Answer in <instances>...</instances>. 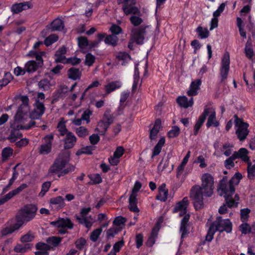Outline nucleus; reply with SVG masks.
<instances>
[{
    "label": "nucleus",
    "mask_w": 255,
    "mask_h": 255,
    "mask_svg": "<svg viewBox=\"0 0 255 255\" xmlns=\"http://www.w3.org/2000/svg\"><path fill=\"white\" fill-rule=\"evenodd\" d=\"M201 186H194L190 193V198L194 201L196 210L201 209L203 206V196L210 197L213 194L214 180L209 173L203 174L201 178Z\"/></svg>",
    "instance_id": "f257e3e1"
},
{
    "label": "nucleus",
    "mask_w": 255,
    "mask_h": 255,
    "mask_svg": "<svg viewBox=\"0 0 255 255\" xmlns=\"http://www.w3.org/2000/svg\"><path fill=\"white\" fill-rule=\"evenodd\" d=\"M242 178V175L241 173L237 172L229 181L226 177L223 178L221 181L218 192L221 196H224L226 202L229 207H236L238 204V201L239 197L238 195H235V200L232 196L235 192V186L238 185L240 180Z\"/></svg>",
    "instance_id": "f03ea898"
},
{
    "label": "nucleus",
    "mask_w": 255,
    "mask_h": 255,
    "mask_svg": "<svg viewBox=\"0 0 255 255\" xmlns=\"http://www.w3.org/2000/svg\"><path fill=\"white\" fill-rule=\"evenodd\" d=\"M20 100L22 103L14 117L15 122L24 123L27 119H38L43 114L45 111L43 104L37 101L34 104V109L30 114L29 117L27 115L29 111L28 98L26 96H22Z\"/></svg>",
    "instance_id": "7ed1b4c3"
},
{
    "label": "nucleus",
    "mask_w": 255,
    "mask_h": 255,
    "mask_svg": "<svg viewBox=\"0 0 255 255\" xmlns=\"http://www.w3.org/2000/svg\"><path fill=\"white\" fill-rule=\"evenodd\" d=\"M69 157L70 154L68 152L60 155L50 167L49 172L57 174L60 177L74 171L75 167L68 163Z\"/></svg>",
    "instance_id": "20e7f679"
},
{
    "label": "nucleus",
    "mask_w": 255,
    "mask_h": 255,
    "mask_svg": "<svg viewBox=\"0 0 255 255\" xmlns=\"http://www.w3.org/2000/svg\"><path fill=\"white\" fill-rule=\"evenodd\" d=\"M232 230V225L228 219H222V217L218 216L216 220L210 227L206 237V240L211 242L214 237L215 232L226 231L230 233Z\"/></svg>",
    "instance_id": "39448f33"
},
{
    "label": "nucleus",
    "mask_w": 255,
    "mask_h": 255,
    "mask_svg": "<svg viewBox=\"0 0 255 255\" xmlns=\"http://www.w3.org/2000/svg\"><path fill=\"white\" fill-rule=\"evenodd\" d=\"M131 33V40L137 44H141L152 35L153 30L149 25L141 26L133 29Z\"/></svg>",
    "instance_id": "423d86ee"
},
{
    "label": "nucleus",
    "mask_w": 255,
    "mask_h": 255,
    "mask_svg": "<svg viewBox=\"0 0 255 255\" xmlns=\"http://www.w3.org/2000/svg\"><path fill=\"white\" fill-rule=\"evenodd\" d=\"M134 0H127L123 6V9L126 15L132 14L130 17V21L134 26H138L141 24L143 19L138 15L140 13L139 9L133 6Z\"/></svg>",
    "instance_id": "0eeeda50"
},
{
    "label": "nucleus",
    "mask_w": 255,
    "mask_h": 255,
    "mask_svg": "<svg viewBox=\"0 0 255 255\" xmlns=\"http://www.w3.org/2000/svg\"><path fill=\"white\" fill-rule=\"evenodd\" d=\"M37 207L33 204H27L19 211V216L17 217V221H22L23 224L32 220L35 216Z\"/></svg>",
    "instance_id": "6e6552de"
},
{
    "label": "nucleus",
    "mask_w": 255,
    "mask_h": 255,
    "mask_svg": "<svg viewBox=\"0 0 255 255\" xmlns=\"http://www.w3.org/2000/svg\"><path fill=\"white\" fill-rule=\"evenodd\" d=\"M236 134L240 140H244L249 133V125L235 116Z\"/></svg>",
    "instance_id": "1a4fd4ad"
},
{
    "label": "nucleus",
    "mask_w": 255,
    "mask_h": 255,
    "mask_svg": "<svg viewBox=\"0 0 255 255\" xmlns=\"http://www.w3.org/2000/svg\"><path fill=\"white\" fill-rule=\"evenodd\" d=\"M230 59L228 52H225L222 58L220 75L222 82H224L227 78L230 70Z\"/></svg>",
    "instance_id": "9d476101"
},
{
    "label": "nucleus",
    "mask_w": 255,
    "mask_h": 255,
    "mask_svg": "<svg viewBox=\"0 0 255 255\" xmlns=\"http://www.w3.org/2000/svg\"><path fill=\"white\" fill-rule=\"evenodd\" d=\"M202 115H205V120L206 117H208L206 123L207 127H217L219 126V123L216 119V112L214 108L212 107L205 108Z\"/></svg>",
    "instance_id": "9b49d317"
},
{
    "label": "nucleus",
    "mask_w": 255,
    "mask_h": 255,
    "mask_svg": "<svg viewBox=\"0 0 255 255\" xmlns=\"http://www.w3.org/2000/svg\"><path fill=\"white\" fill-rule=\"evenodd\" d=\"M35 122L30 120L28 125L19 124L16 126L17 130H13L11 131L8 139L11 142L15 141L18 138L21 137V135L18 131L19 129H28L34 125Z\"/></svg>",
    "instance_id": "f8f14e48"
},
{
    "label": "nucleus",
    "mask_w": 255,
    "mask_h": 255,
    "mask_svg": "<svg viewBox=\"0 0 255 255\" xmlns=\"http://www.w3.org/2000/svg\"><path fill=\"white\" fill-rule=\"evenodd\" d=\"M90 210V208H83L81 211V217L77 216L76 217L79 223L84 225L88 229H90L94 222V220L91 217V216L89 217H87L86 216Z\"/></svg>",
    "instance_id": "ddd939ff"
},
{
    "label": "nucleus",
    "mask_w": 255,
    "mask_h": 255,
    "mask_svg": "<svg viewBox=\"0 0 255 255\" xmlns=\"http://www.w3.org/2000/svg\"><path fill=\"white\" fill-rule=\"evenodd\" d=\"M53 139L52 134H48L43 138V143L39 148V152L41 154H47L51 150L52 142Z\"/></svg>",
    "instance_id": "4468645a"
},
{
    "label": "nucleus",
    "mask_w": 255,
    "mask_h": 255,
    "mask_svg": "<svg viewBox=\"0 0 255 255\" xmlns=\"http://www.w3.org/2000/svg\"><path fill=\"white\" fill-rule=\"evenodd\" d=\"M65 205L64 199L60 196L52 198L49 201L50 207L53 210H58Z\"/></svg>",
    "instance_id": "2eb2a0df"
},
{
    "label": "nucleus",
    "mask_w": 255,
    "mask_h": 255,
    "mask_svg": "<svg viewBox=\"0 0 255 255\" xmlns=\"http://www.w3.org/2000/svg\"><path fill=\"white\" fill-rule=\"evenodd\" d=\"M189 202L187 197L184 198L182 201L179 202L175 206L173 212H179V216H182L187 212V208Z\"/></svg>",
    "instance_id": "dca6fc26"
},
{
    "label": "nucleus",
    "mask_w": 255,
    "mask_h": 255,
    "mask_svg": "<svg viewBox=\"0 0 255 255\" xmlns=\"http://www.w3.org/2000/svg\"><path fill=\"white\" fill-rule=\"evenodd\" d=\"M124 151L125 150L122 146H118L114 152L113 155L109 159L110 164L114 166L117 165L120 161V158L124 154Z\"/></svg>",
    "instance_id": "f3484780"
},
{
    "label": "nucleus",
    "mask_w": 255,
    "mask_h": 255,
    "mask_svg": "<svg viewBox=\"0 0 255 255\" xmlns=\"http://www.w3.org/2000/svg\"><path fill=\"white\" fill-rule=\"evenodd\" d=\"M184 217L181 220V226L180 228V233H181V238L183 239L186 238L188 234V232L187 230V223L189 221L190 215L188 214H185Z\"/></svg>",
    "instance_id": "a211bd4d"
},
{
    "label": "nucleus",
    "mask_w": 255,
    "mask_h": 255,
    "mask_svg": "<svg viewBox=\"0 0 255 255\" xmlns=\"http://www.w3.org/2000/svg\"><path fill=\"white\" fill-rule=\"evenodd\" d=\"M201 84V81L200 79H196L192 81L190 84L189 89L187 91V94L189 96H193L198 94Z\"/></svg>",
    "instance_id": "6ab92c4d"
},
{
    "label": "nucleus",
    "mask_w": 255,
    "mask_h": 255,
    "mask_svg": "<svg viewBox=\"0 0 255 255\" xmlns=\"http://www.w3.org/2000/svg\"><path fill=\"white\" fill-rule=\"evenodd\" d=\"M76 140L77 138L72 132H67L64 139V148L69 149L73 147Z\"/></svg>",
    "instance_id": "aec40b11"
},
{
    "label": "nucleus",
    "mask_w": 255,
    "mask_h": 255,
    "mask_svg": "<svg viewBox=\"0 0 255 255\" xmlns=\"http://www.w3.org/2000/svg\"><path fill=\"white\" fill-rule=\"evenodd\" d=\"M31 6L29 2H24L13 4L11 8V11L14 13H17L23 10L27 9Z\"/></svg>",
    "instance_id": "412c9836"
},
{
    "label": "nucleus",
    "mask_w": 255,
    "mask_h": 255,
    "mask_svg": "<svg viewBox=\"0 0 255 255\" xmlns=\"http://www.w3.org/2000/svg\"><path fill=\"white\" fill-rule=\"evenodd\" d=\"M235 158H241L243 161L248 162L250 161L249 151L245 148H241L238 151L233 153Z\"/></svg>",
    "instance_id": "4be33fe9"
},
{
    "label": "nucleus",
    "mask_w": 255,
    "mask_h": 255,
    "mask_svg": "<svg viewBox=\"0 0 255 255\" xmlns=\"http://www.w3.org/2000/svg\"><path fill=\"white\" fill-rule=\"evenodd\" d=\"M38 250L35 252V255H48V251L51 249V247L47 244L38 243L36 246Z\"/></svg>",
    "instance_id": "5701e85b"
},
{
    "label": "nucleus",
    "mask_w": 255,
    "mask_h": 255,
    "mask_svg": "<svg viewBox=\"0 0 255 255\" xmlns=\"http://www.w3.org/2000/svg\"><path fill=\"white\" fill-rule=\"evenodd\" d=\"M23 224V222L22 221H18L14 225H13V226L3 229L1 231L0 234L2 236L10 234L13 232L15 230L18 229L20 227L22 226Z\"/></svg>",
    "instance_id": "b1692460"
},
{
    "label": "nucleus",
    "mask_w": 255,
    "mask_h": 255,
    "mask_svg": "<svg viewBox=\"0 0 255 255\" xmlns=\"http://www.w3.org/2000/svg\"><path fill=\"white\" fill-rule=\"evenodd\" d=\"M122 86L121 81H115L110 82L105 86V90L107 94H109L117 89L120 88Z\"/></svg>",
    "instance_id": "393cba45"
},
{
    "label": "nucleus",
    "mask_w": 255,
    "mask_h": 255,
    "mask_svg": "<svg viewBox=\"0 0 255 255\" xmlns=\"http://www.w3.org/2000/svg\"><path fill=\"white\" fill-rule=\"evenodd\" d=\"M168 195V190L166 188L165 184H161L158 188V194L156 196V199L165 202Z\"/></svg>",
    "instance_id": "a878e982"
},
{
    "label": "nucleus",
    "mask_w": 255,
    "mask_h": 255,
    "mask_svg": "<svg viewBox=\"0 0 255 255\" xmlns=\"http://www.w3.org/2000/svg\"><path fill=\"white\" fill-rule=\"evenodd\" d=\"M52 224L58 228L72 229L73 227L72 223L68 219H59L56 222H52Z\"/></svg>",
    "instance_id": "bb28decb"
},
{
    "label": "nucleus",
    "mask_w": 255,
    "mask_h": 255,
    "mask_svg": "<svg viewBox=\"0 0 255 255\" xmlns=\"http://www.w3.org/2000/svg\"><path fill=\"white\" fill-rule=\"evenodd\" d=\"M178 104L182 107L187 108L191 107L193 104V99L192 98L188 100L186 96H180L177 99Z\"/></svg>",
    "instance_id": "cd10ccee"
},
{
    "label": "nucleus",
    "mask_w": 255,
    "mask_h": 255,
    "mask_svg": "<svg viewBox=\"0 0 255 255\" xmlns=\"http://www.w3.org/2000/svg\"><path fill=\"white\" fill-rule=\"evenodd\" d=\"M66 52V48L64 47L60 48L56 52L55 60L57 62L64 63L66 62L67 58L65 56Z\"/></svg>",
    "instance_id": "c85d7f7f"
},
{
    "label": "nucleus",
    "mask_w": 255,
    "mask_h": 255,
    "mask_svg": "<svg viewBox=\"0 0 255 255\" xmlns=\"http://www.w3.org/2000/svg\"><path fill=\"white\" fill-rule=\"evenodd\" d=\"M161 121L159 119L156 120L155 122L153 128L150 131V138L151 140L155 139L159 131V129L161 128Z\"/></svg>",
    "instance_id": "c756f323"
},
{
    "label": "nucleus",
    "mask_w": 255,
    "mask_h": 255,
    "mask_svg": "<svg viewBox=\"0 0 255 255\" xmlns=\"http://www.w3.org/2000/svg\"><path fill=\"white\" fill-rule=\"evenodd\" d=\"M64 28V23L60 18L54 19L50 24L49 28L51 31L61 30Z\"/></svg>",
    "instance_id": "7c9ffc66"
},
{
    "label": "nucleus",
    "mask_w": 255,
    "mask_h": 255,
    "mask_svg": "<svg viewBox=\"0 0 255 255\" xmlns=\"http://www.w3.org/2000/svg\"><path fill=\"white\" fill-rule=\"evenodd\" d=\"M159 230V225L158 223H157L155 226L152 229L151 235L147 241L148 246H152L154 244Z\"/></svg>",
    "instance_id": "2f4dec72"
},
{
    "label": "nucleus",
    "mask_w": 255,
    "mask_h": 255,
    "mask_svg": "<svg viewBox=\"0 0 255 255\" xmlns=\"http://www.w3.org/2000/svg\"><path fill=\"white\" fill-rule=\"evenodd\" d=\"M245 53L246 57L249 59H251L254 56V52L252 47V43L250 41V38L246 44L245 47Z\"/></svg>",
    "instance_id": "473e14b6"
},
{
    "label": "nucleus",
    "mask_w": 255,
    "mask_h": 255,
    "mask_svg": "<svg viewBox=\"0 0 255 255\" xmlns=\"http://www.w3.org/2000/svg\"><path fill=\"white\" fill-rule=\"evenodd\" d=\"M39 67L38 64L34 61L31 60L25 63L24 67L26 72L28 73H32L35 71Z\"/></svg>",
    "instance_id": "72a5a7b5"
},
{
    "label": "nucleus",
    "mask_w": 255,
    "mask_h": 255,
    "mask_svg": "<svg viewBox=\"0 0 255 255\" xmlns=\"http://www.w3.org/2000/svg\"><path fill=\"white\" fill-rule=\"evenodd\" d=\"M78 45L80 49L84 52H86V50L89 49V42L87 38L84 37H80L78 38Z\"/></svg>",
    "instance_id": "f704fd0d"
},
{
    "label": "nucleus",
    "mask_w": 255,
    "mask_h": 255,
    "mask_svg": "<svg viewBox=\"0 0 255 255\" xmlns=\"http://www.w3.org/2000/svg\"><path fill=\"white\" fill-rule=\"evenodd\" d=\"M136 204V197L130 195L129 198V208L130 210L134 212H139V209Z\"/></svg>",
    "instance_id": "c9c22d12"
},
{
    "label": "nucleus",
    "mask_w": 255,
    "mask_h": 255,
    "mask_svg": "<svg viewBox=\"0 0 255 255\" xmlns=\"http://www.w3.org/2000/svg\"><path fill=\"white\" fill-rule=\"evenodd\" d=\"M109 125L106 121L103 120L98 123L96 130L100 134H104L109 128Z\"/></svg>",
    "instance_id": "e433bc0d"
},
{
    "label": "nucleus",
    "mask_w": 255,
    "mask_h": 255,
    "mask_svg": "<svg viewBox=\"0 0 255 255\" xmlns=\"http://www.w3.org/2000/svg\"><path fill=\"white\" fill-rule=\"evenodd\" d=\"M66 122L63 118H61L57 127L58 131L60 133V134L62 136L68 132L66 127Z\"/></svg>",
    "instance_id": "4c0bfd02"
},
{
    "label": "nucleus",
    "mask_w": 255,
    "mask_h": 255,
    "mask_svg": "<svg viewBox=\"0 0 255 255\" xmlns=\"http://www.w3.org/2000/svg\"><path fill=\"white\" fill-rule=\"evenodd\" d=\"M68 75L69 78L73 80H76L80 78L81 72L79 69L72 68L68 70Z\"/></svg>",
    "instance_id": "58836bf2"
},
{
    "label": "nucleus",
    "mask_w": 255,
    "mask_h": 255,
    "mask_svg": "<svg viewBox=\"0 0 255 255\" xmlns=\"http://www.w3.org/2000/svg\"><path fill=\"white\" fill-rule=\"evenodd\" d=\"M165 139L164 137H161L158 141L157 144L154 148L153 151V156L158 155L161 151V148L165 143Z\"/></svg>",
    "instance_id": "ea45409f"
},
{
    "label": "nucleus",
    "mask_w": 255,
    "mask_h": 255,
    "mask_svg": "<svg viewBox=\"0 0 255 255\" xmlns=\"http://www.w3.org/2000/svg\"><path fill=\"white\" fill-rule=\"evenodd\" d=\"M32 247L31 244H27L25 245H17L14 249L15 252L17 253H25Z\"/></svg>",
    "instance_id": "a19ab883"
},
{
    "label": "nucleus",
    "mask_w": 255,
    "mask_h": 255,
    "mask_svg": "<svg viewBox=\"0 0 255 255\" xmlns=\"http://www.w3.org/2000/svg\"><path fill=\"white\" fill-rule=\"evenodd\" d=\"M222 152L226 156H231L233 152V146L229 143H225L223 145Z\"/></svg>",
    "instance_id": "79ce46f5"
},
{
    "label": "nucleus",
    "mask_w": 255,
    "mask_h": 255,
    "mask_svg": "<svg viewBox=\"0 0 255 255\" xmlns=\"http://www.w3.org/2000/svg\"><path fill=\"white\" fill-rule=\"evenodd\" d=\"M13 150L9 147L4 148L1 152V156L3 161L6 160L8 158L12 155Z\"/></svg>",
    "instance_id": "37998d69"
},
{
    "label": "nucleus",
    "mask_w": 255,
    "mask_h": 255,
    "mask_svg": "<svg viewBox=\"0 0 255 255\" xmlns=\"http://www.w3.org/2000/svg\"><path fill=\"white\" fill-rule=\"evenodd\" d=\"M138 65V64H135V66H134V75H133L134 81H133V84L132 85L133 90H135L136 88V87L139 82V72H138V68H137Z\"/></svg>",
    "instance_id": "c03bdc74"
},
{
    "label": "nucleus",
    "mask_w": 255,
    "mask_h": 255,
    "mask_svg": "<svg viewBox=\"0 0 255 255\" xmlns=\"http://www.w3.org/2000/svg\"><path fill=\"white\" fill-rule=\"evenodd\" d=\"M61 238L56 237H52L49 238L47 240V245H49L51 247V249L53 247H55L57 246L61 242Z\"/></svg>",
    "instance_id": "a18cd8bd"
},
{
    "label": "nucleus",
    "mask_w": 255,
    "mask_h": 255,
    "mask_svg": "<svg viewBox=\"0 0 255 255\" xmlns=\"http://www.w3.org/2000/svg\"><path fill=\"white\" fill-rule=\"evenodd\" d=\"M186 164L181 163L177 167L176 169V176L177 178L181 177H185L187 174V173L184 172V169Z\"/></svg>",
    "instance_id": "49530a36"
},
{
    "label": "nucleus",
    "mask_w": 255,
    "mask_h": 255,
    "mask_svg": "<svg viewBox=\"0 0 255 255\" xmlns=\"http://www.w3.org/2000/svg\"><path fill=\"white\" fill-rule=\"evenodd\" d=\"M117 58L122 62V65L130 60L129 55L126 52H119L117 55Z\"/></svg>",
    "instance_id": "de8ad7c7"
},
{
    "label": "nucleus",
    "mask_w": 255,
    "mask_h": 255,
    "mask_svg": "<svg viewBox=\"0 0 255 255\" xmlns=\"http://www.w3.org/2000/svg\"><path fill=\"white\" fill-rule=\"evenodd\" d=\"M204 121L205 115H201L194 127V133L195 135H196L198 133L199 129L204 123Z\"/></svg>",
    "instance_id": "09e8293b"
},
{
    "label": "nucleus",
    "mask_w": 255,
    "mask_h": 255,
    "mask_svg": "<svg viewBox=\"0 0 255 255\" xmlns=\"http://www.w3.org/2000/svg\"><path fill=\"white\" fill-rule=\"evenodd\" d=\"M75 132L80 137H85L89 134L88 130L84 127H80L77 128L75 130Z\"/></svg>",
    "instance_id": "8fccbe9b"
},
{
    "label": "nucleus",
    "mask_w": 255,
    "mask_h": 255,
    "mask_svg": "<svg viewBox=\"0 0 255 255\" xmlns=\"http://www.w3.org/2000/svg\"><path fill=\"white\" fill-rule=\"evenodd\" d=\"M118 41V38L116 35H110L107 36L105 39V42L106 44H111L112 45H116Z\"/></svg>",
    "instance_id": "3c124183"
},
{
    "label": "nucleus",
    "mask_w": 255,
    "mask_h": 255,
    "mask_svg": "<svg viewBox=\"0 0 255 255\" xmlns=\"http://www.w3.org/2000/svg\"><path fill=\"white\" fill-rule=\"evenodd\" d=\"M196 31L198 33L199 36L201 39L206 38L209 36V32L207 28H203L201 26H199L197 28Z\"/></svg>",
    "instance_id": "603ef678"
},
{
    "label": "nucleus",
    "mask_w": 255,
    "mask_h": 255,
    "mask_svg": "<svg viewBox=\"0 0 255 255\" xmlns=\"http://www.w3.org/2000/svg\"><path fill=\"white\" fill-rule=\"evenodd\" d=\"M94 150V147L92 146H87L86 147L82 148L79 150L76 154L80 155L82 154H91L92 153V151Z\"/></svg>",
    "instance_id": "864d4df0"
},
{
    "label": "nucleus",
    "mask_w": 255,
    "mask_h": 255,
    "mask_svg": "<svg viewBox=\"0 0 255 255\" xmlns=\"http://www.w3.org/2000/svg\"><path fill=\"white\" fill-rule=\"evenodd\" d=\"M58 37L56 34H51L47 37L44 40V44L48 46L57 41Z\"/></svg>",
    "instance_id": "5fc2aeb1"
},
{
    "label": "nucleus",
    "mask_w": 255,
    "mask_h": 255,
    "mask_svg": "<svg viewBox=\"0 0 255 255\" xmlns=\"http://www.w3.org/2000/svg\"><path fill=\"white\" fill-rule=\"evenodd\" d=\"M86 240L83 238H80L75 241V244L77 249L82 250L86 245Z\"/></svg>",
    "instance_id": "6e6d98bb"
},
{
    "label": "nucleus",
    "mask_w": 255,
    "mask_h": 255,
    "mask_svg": "<svg viewBox=\"0 0 255 255\" xmlns=\"http://www.w3.org/2000/svg\"><path fill=\"white\" fill-rule=\"evenodd\" d=\"M38 86L40 88L44 90H47L50 88L52 84L48 80L44 79L41 80L38 83Z\"/></svg>",
    "instance_id": "4d7b16f0"
},
{
    "label": "nucleus",
    "mask_w": 255,
    "mask_h": 255,
    "mask_svg": "<svg viewBox=\"0 0 255 255\" xmlns=\"http://www.w3.org/2000/svg\"><path fill=\"white\" fill-rule=\"evenodd\" d=\"M102 232V229L101 228H98L94 231H93L90 236V239L93 242H96L98 239L100 235H101Z\"/></svg>",
    "instance_id": "13d9d810"
},
{
    "label": "nucleus",
    "mask_w": 255,
    "mask_h": 255,
    "mask_svg": "<svg viewBox=\"0 0 255 255\" xmlns=\"http://www.w3.org/2000/svg\"><path fill=\"white\" fill-rule=\"evenodd\" d=\"M236 159L234 155L233 154L229 158L225 161V166L228 169H230L234 166V160Z\"/></svg>",
    "instance_id": "bf43d9fd"
},
{
    "label": "nucleus",
    "mask_w": 255,
    "mask_h": 255,
    "mask_svg": "<svg viewBox=\"0 0 255 255\" xmlns=\"http://www.w3.org/2000/svg\"><path fill=\"white\" fill-rule=\"evenodd\" d=\"M180 132V129L177 126L172 127V129L168 132V136L170 138H174L178 135Z\"/></svg>",
    "instance_id": "052dcab7"
},
{
    "label": "nucleus",
    "mask_w": 255,
    "mask_h": 255,
    "mask_svg": "<svg viewBox=\"0 0 255 255\" xmlns=\"http://www.w3.org/2000/svg\"><path fill=\"white\" fill-rule=\"evenodd\" d=\"M247 163L248 164V176L250 178H253L255 174V163L252 164L249 161Z\"/></svg>",
    "instance_id": "680f3d73"
},
{
    "label": "nucleus",
    "mask_w": 255,
    "mask_h": 255,
    "mask_svg": "<svg viewBox=\"0 0 255 255\" xmlns=\"http://www.w3.org/2000/svg\"><path fill=\"white\" fill-rule=\"evenodd\" d=\"M51 185V183L50 182H44L42 186V189L40 192L39 194V196L43 197L45 194V193L47 192L49 188H50Z\"/></svg>",
    "instance_id": "e2e57ef3"
},
{
    "label": "nucleus",
    "mask_w": 255,
    "mask_h": 255,
    "mask_svg": "<svg viewBox=\"0 0 255 255\" xmlns=\"http://www.w3.org/2000/svg\"><path fill=\"white\" fill-rule=\"evenodd\" d=\"M95 57L91 53H88L85 57V64L91 66L95 62Z\"/></svg>",
    "instance_id": "0e129e2a"
},
{
    "label": "nucleus",
    "mask_w": 255,
    "mask_h": 255,
    "mask_svg": "<svg viewBox=\"0 0 255 255\" xmlns=\"http://www.w3.org/2000/svg\"><path fill=\"white\" fill-rule=\"evenodd\" d=\"M240 230L242 234H247L251 232L250 226L247 223H244L240 225Z\"/></svg>",
    "instance_id": "69168bd1"
},
{
    "label": "nucleus",
    "mask_w": 255,
    "mask_h": 255,
    "mask_svg": "<svg viewBox=\"0 0 255 255\" xmlns=\"http://www.w3.org/2000/svg\"><path fill=\"white\" fill-rule=\"evenodd\" d=\"M250 212V210L247 208L241 210V219L243 222H246L248 220Z\"/></svg>",
    "instance_id": "338daca9"
},
{
    "label": "nucleus",
    "mask_w": 255,
    "mask_h": 255,
    "mask_svg": "<svg viewBox=\"0 0 255 255\" xmlns=\"http://www.w3.org/2000/svg\"><path fill=\"white\" fill-rule=\"evenodd\" d=\"M89 178L94 184H99L102 182V179L100 174H94L90 175Z\"/></svg>",
    "instance_id": "774afa93"
}]
</instances>
